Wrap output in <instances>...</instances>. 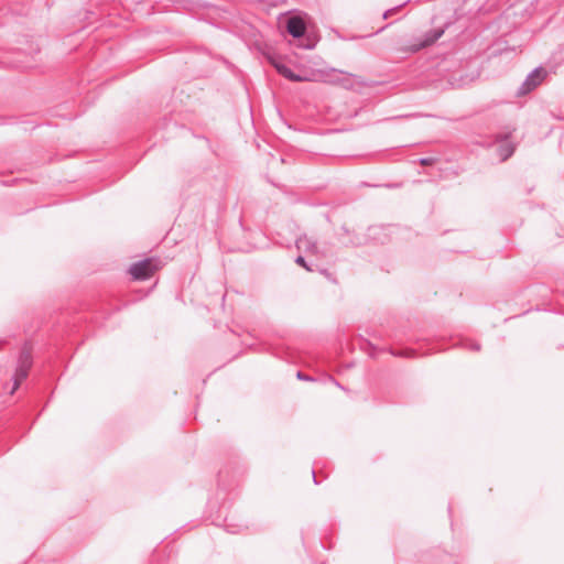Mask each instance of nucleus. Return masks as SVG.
<instances>
[{
    "instance_id": "obj_12",
    "label": "nucleus",
    "mask_w": 564,
    "mask_h": 564,
    "mask_svg": "<svg viewBox=\"0 0 564 564\" xmlns=\"http://www.w3.org/2000/svg\"><path fill=\"white\" fill-rule=\"evenodd\" d=\"M467 348L474 351H478L480 349V345L476 341H468L466 344Z\"/></svg>"
},
{
    "instance_id": "obj_1",
    "label": "nucleus",
    "mask_w": 564,
    "mask_h": 564,
    "mask_svg": "<svg viewBox=\"0 0 564 564\" xmlns=\"http://www.w3.org/2000/svg\"><path fill=\"white\" fill-rule=\"evenodd\" d=\"M161 262L155 258H147L131 264L129 273L137 281H144L159 270Z\"/></svg>"
},
{
    "instance_id": "obj_14",
    "label": "nucleus",
    "mask_w": 564,
    "mask_h": 564,
    "mask_svg": "<svg viewBox=\"0 0 564 564\" xmlns=\"http://www.w3.org/2000/svg\"><path fill=\"white\" fill-rule=\"evenodd\" d=\"M399 8L400 7H395V8H392V9H389V10L384 11V13L382 14V18L383 19H388L393 12L399 10Z\"/></svg>"
},
{
    "instance_id": "obj_3",
    "label": "nucleus",
    "mask_w": 564,
    "mask_h": 564,
    "mask_svg": "<svg viewBox=\"0 0 564 564\" xmlns=\"http://www.w3.org/2000/svg\"><path fill=\"white\" fill-rule=\"evenodd\" d=\"M547 72L542 66L534 68L528 74L518 89V95L523 96L534 90L546 77Z\"/></svg>"
},
{
    "instance_id": "obj_9",
    "label": "nucleus",
    "mask_w": 564,
    "mask_h": 564,
    "mask_svg": "<svg viewBox=\"0 0 564 564\" xmlns=\"http://www.w3.org/2000/svg\"><path fill=\"white\" fill-rule=\"evenodd\" d=\"M295 263L301 265V267H303L306 271H310V272L313 271V269L308 265V263L306 262V260L302 256H297L295 258Z\"/></svg>"
},
{
    "instance_id": "obj_8",
    "label": "nucleus",
    "mask_w": 564,
    "mask_h": 564,
    "mask_svg": "<svg viewBox=\"0 0 564 564\" xmlns=\"http://www.w3.org/2000/svg\"><path fill=\"white\" fill-rule=\"evenodd\" d=\"M272 64L280 75H282L283 77L291 82L300 83L306 80V77L295 74L289 66H286L282 62L273 61Z\"/></svg>"
},
{
    "instance_id": "obj_10",
    "label": "nucleus",
    "mask_w": 564,
    "mask_h": 564,
    "mask_svg": "<svg viewBox=\"0 0 564 564\" xmlns=\"http://www.w3.org/2000/svg\"><path fill=\"white\" fill-rule=\"evenodd\" d=\"M434 162H435V159H433V158H421V159L419 160V163H420L421 165H431V164H433Z\"/></svg>"
},
{
    "instance_id": "obj_5",
    "label": "nucleus",
    "mask_w": 564,
    "mask_h": 564,
    "mask_svg": "<svg viewBox=\"0 0 564 564\" xmlns=\"http://www.w3.org/2000/svg\"><path fill=\"white\" fill-rule=\"evenodd\" d=\"M443 33H444V31L442 29L430 30L429 32H426L424 34L423 39H421L416 43L412 44L409 47V51L411 53H416L420 50L434 44L443 35Z\"/></svg>"
},
{
    "instance_id": "obj_15",
    "label": "nucleus",
    "mask_w": 564,
    "mask_h": 564,
    "mask_svg": "<svg viewBox=\"0 0 564 564\" xmlns=\"http://www.w3.org/2000/svg\"><path fill=\"white\" fill-rule=\"evenodd\" d=\"M312 477H313L314 482L317 485V484H318V481H317V479H316V474H315V470H314V469H312Z\"/></svg>"
},
{
    "instance_id": "obj_11",
    "label": "nucleus",
    "mask_w": 564,
    "mask_h": 564,
    "mask_svg": "<svg viewBox=\"0 0 564 564\" xmlns=\"http://www.w3.org/2000/svg\"><path fill=\"white\" fill-rule=\"evenodd\" d=\"M296 377H297V379H300V380H304V381H314V378H312V377H310V376H307V375L303 373L302 371H297V372H296Z\"/></svg>"
},
{
    "instance_id": "obj_13",
    "label": "nucleus",
    "mask_w": 564,
    "mask_h": 564,
    "mask_svg": "<svg viewBox=\"0 0 564 564\" xmlns=\"http://www.w3.org/2000/svg\"><path fill=\"white\" fill-rule=\"evenodd\" d=\"M395 356H399V357H412L414 356V352L412 350H401L399 352H394Z\"/></svg>"
},
{
    "instance_id": "obj_4",
    "label": "nucleus",
    "mask_w": 564,
    "mask_h": 564,
    "mask_svg": "<svg viewBox=\"0 0 564 564\" xmlns=\"http://www.w3.org/2000/svg\"><path fill=\"white\" fill-rule=\"evenodd\" d=\"M512 131L513 130H509L507 132L498 133L496 135V141L499 143L497 147V153L501 161L508 160L514 153L516 145L508 140Z\"/></svg>"
},
{
    "instance_id": "obj_7",
    "label": "nucleus",
    "mask_w": 564,
    "mask_h": 564,
    "mask_svg": "<svg viewBox=\"0 0 564 564\" xmlns=\"http://www.w3.org/2000/svg\"><path fill=\"white\" fill-rule=\"evenodd\" d=\"M295 246L300 251L310 252L313 254L318 253L316 241L313 238H310L307 235H301L297 237L295 240Z\"/></svg>"
},
{
    "instance_id": "obj_2",
    "label": "nucleus",
    "mask_w": 564,
    "mask_h": 564,
    "mask_svg": "<svg viewBox=\"0 0 564 564\" xmlns=\"http://www.w3.org/2000/svg\"><path fill=\"white\" fill-rule=\"evenodd\" d=\"M31 366V351L26 348H23L19 355L18 366L13 376V388L11 390V394L14 393V391L20 387L21 382L26 379Z\"/></svg>"
},
{
    "instance_id": "obj_16",
    "label": "nucleus",
    "mask_w": 564,
    "mask_h": 564,
    "mask_svg": "<svg viewBox=\"0 0 564 564\" xmlns=\"http://www.w3.org/2000/svg\"><path fill=\"white\" fill-rule=\"evenodd\" d=\"M334 382H335V384H336L338 388L344 389V388L340 386V383H339V382H337V381H335V380H334Z\"/></svg>"
},
{
    "instance_id": "obj_6",
    "label": "nucleus",
    "mask_w": 564,
    "mask_h": 564,
    "mask_svg": "<svg viewBox=\"0 0 564 564\" xmlns=\"http://www.w3.org/2000/svg\"><path fill=\"white\" fill-rule=\"evenodd\" d=\"M286 30L295 39H300L306 31V25L301 18L292 17L288 20Z\"/></svg>"
}]
</instances>
